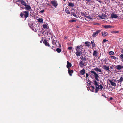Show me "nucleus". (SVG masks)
<instances>
[{"label":"nucleus","instance_id":"obj_40","mask_svg":"<svg viewBox=\"0 0 123 123\" xmlns=\"http://www.w3.org/2000/svg\"><path fill=\"white\" fill-rule=\"evenodd\" d=\"M119 57L120 59H123V53L122 54L120 55Z\"/></svg>","mask_w":123,"mask_h":123},{"label":"nucleus","instance_id":"obj_51","mask_svg":"<svg viewBox=\"0 0 123 123\" xmlns=\"http://www.w3.org/2000/svg\"><path fill=\"white\" fill-rule=\"evenodd\" d=\"M91 87L92 89H94V88H95L93 86H92V85H91Z\"/></svg>","mask_w":123,"mask_h":123},{"label":"nucleus","instance_id":"obj_26","mask_svg":"<svg viewBox=\"0 0 123 123\" xmlns=\"http://www.w3.org/2000/svg\"><path fill=\"white\" fill-rule=\"evenodd\" d=\"M106 15H103L102 16H99V17L102 19H104L105 18V17H106Z\"/></svg>","mask_w":123,"mask_h":123},{"label":"nucleus","instance_id":"obj_47","mask_svg":"<svg viewBox=\"0 0 123 123\" xmlns=\"http://www.w3.org/2000/svg\"><path fill=\"white\" fill-rule=\"evenodd\" d=\"M68 49L70 50H71V49H72V47H69L68 48Z\"/></svg>","mask_w":123,"mask_h":123},{"label":"nucleus","instance_id":"obj_8","mask_svg":"<svg viewBox=\"0 0 123 123\" xmlns=\"http://www.w3.org/2000/svg\"><path fill=\"white\" fill-rule=\"evenodd\" d=\"M115 68L118 70H120L123 68V66H121L120 65H118L116 66Z\"/></svg>","mask_w":123,"mask_h":123},{"label":"nucleus","instance_id":"obj_36","mask_svg":"<svg viewBox=\"0 0 123 123\" xmlns=\"http://www.w3.org/2000/svg\"><path fill=\"white\" fill-rule=\"evenodd\" d=\"M84 16L86 17V18H88L89 19H91V18L89 16H87L85 14H84Z\"/></svg>","mask_w":123,"mask_h":123},{"label":"nucleus","instance_id":"obj_46","mask_svg":"<svg viewBox=\"0 0 123 123\" xmlns=\"http://www.w3.org/2000/svg\"><path fill=\"white\" fill-rule=\"evenodd\" d=\"M44 10H41V11H40V12L41 13H43L44 12Z\"/></svg>","mask_w":123,"mask_h":123},{"label":"nucleus","instance_id":"obj_14","mask_svg":"<svg viewBox=\"0 0 123 123\" xmlns=\"http://www.w3.org/2000/svg\"><path fill=\"white\" fill-rule=\"evenodd\" d=\"M94 70L96 71L97 72H99L101 73L102 72V71L100 69L98 68L97 67H96L95 68H94Z\"/></svg>","mask_w":123,"mask_h":123},{"label":"nucleus","instance_id":"obj_13","mask_svg":"<svg viewBox=\"0 0 123 123\" xmlns=\"http://www.w3.org/2000/svg\"><path fill=\"white\" fill-rule=\"evenodd\" d=\"M51 3L52 4V5L54 6L55 7H56L57 6V3L54 1H51Z\"/></svg>","mask_w":123,"mask_h":123},{"label":"nucleus","instance_id":"obj_29","mask_svg":"<svg viewBox=\"0 0 123 123\" xmlns=\"http://www.w3.org/2000/svg\"><path fill=\"white\" fill-rule=\"evenodd\" d=\"M51 47V48H52L55 51L56 48V46H52V47Z\"/></svg>","mask_w":123,"mask_h":123},{"label":"nucleus","instance_id":"obj_20","mask_svg":"<svg viewBox=\"0 0 123 123\" xmlns=\"http://www.w3.org/2000/svg\"><path fill=\"white\" fill-rule=\"evenodd\" d=\"M86 56L83 57L82 56H81L80 57V59L82 60V61H85L86 60Z\"/></svg>","mask_w":123,"mask_h":123},{"label":"nucleus","instance_id":"obj_22","mask_svg":"<svg viewBox=\"0 0 123 123\" xmlns=\"http://www.w3.org/2000/svg\"><path fill=\"white\" fill-rule=\"evenodd\" d=\"M68 5L70 7H73L74 6V5L73 3L71 2H69L68 3Z\"/></svg>","mask_w":123,"mask_h":123},{"label":"nucleus","instance_id":"obj_54","mask_svg":"<svg viewBox=\"0 0 123 123\" xmlns=\"http://www.w3.org/2000/svg\"><path fill=\"white\" fill-rule=\"evenodd\" d=\"M102 96H104V97H105L106 98V96H105V95H104V94H102Z\"/></svg>","mask_w":123,"mask_h":123},{"label":"nucleus","instance_id":"obj_15","mask_svg":"<svg viewBox=\"0 0 123 123\" xmlns=\"http://www.w3.org/2000/svg\"><path fill=\"white\" fill-rule=\"evenodd\" d=\"M82 52L81 51H77L76 54L78 56H80L81 54H82Z\"/></svg>","mask_w":123,"mask_h":123},{"label":"nucleus","instance_id":"obj_57","mask_svg":"<svg viewBox=\"0 0 123 123\" xmlns=\"http://www.w3.org/2000/svg\"><path fill=\"white\" fill-rule=\"evenodd\" d=\"M98 1L100 3H101L102 2L100 1Z\"/></svg>","mask_w":123,"mask_h":123},{"label":"nucleus","instance_id":"obj_9","mask_svg":"<svg viewBox=\"0 0 123 123\" xmlns=\"http://www.w3.org/2000/svg\"><path fill=\"white\" fill-rule=\"evenodd\" d=\"M43 43L46 46H48L49 47H51V46L47 42V41L46 40H44L43 41Z\"/></svg>","mask_w":123,"mask_h":123},{"label":"nucleus","instance_id":"obj_24","mask_svg":"<svg viewBox=\"0 0 123 123\" xmlns=\"http://www.w3.org/2000/svg\"><path fill=\"white\" fill-rule=\"evenodd\" d=\"M100 89L99 86H98L96 87V89L95 92V93H97L98 92V91Z\"/></svg>","mask_w":123,"mask_h":123},{"label":"nucleus","instance_id":"obj_37","mask_svg":"<svg viewBox=\"0 0 123 123\" xmlns=\"http://www.w3.org/2000/svg\"><path fill=\"white\" fill-rule=\"evenodd\" d=\"M114 54V52L112 51H110L109 52V54L110 55H113Z\"/></svg>","mask_w":123,"mask_h":123},{"label":"nucleus","instance_id":"obj_19","mask_svg":"<svg viewBox=\"0 0 123 123\" xmlns=\"http://www.w3.org/2000/svg\"><path fill=\"white\" fill-rule=\"evenodd\" d=\"M68 72L69 74V75L70 76H72V74L73 73V71L72 70H70L69 69H68Z\"/></svg>","mask_w":123,"mask_h":123},{"label":"nucleus","instance_id":"obj_21","mask_svg":"<svg viewBox=\"0 0 123 123\" xmlns=\"http://www.w3.org/2000/svg\"><path fill=\"white\" fill-rule=\"evenodd\" d=\"M81 46H77L76 47L77 48L76 49V51H79L82 50L80 49V47Z\"/></svg>","mask_w":123,"mask_h":123},{"label":"nucleus","instance_id":"obj_30","mask_svg":"<svg viewBox=\"0 0 123 123\" xmlns=\"http://www.w3.org/2000/svg\"><path fill=\"white\" fill-rule=\"evenodd\" d=\"M38 22L40 23L43 22V19L42 18H39L37 19Z\"/></svg>","mask_w":123,"mask_h":123},{"label":"nucleus","instance_id":"obj_56","mask_svg":"<svg viewBox=\"0 0 123 123\" xmlns=\"http://www.w3.org/2000/svg\"><path fill=\"white\" fill-rule=\"evenodd\" d=\"M67 38V37H65L64 39H66Z\"/></svg>","mask_w":123,"mask_h":123},{"label":"nucleus","instance_id":"obj_6","mask_svg":"<svg viewBox=\"0 0 123 123\" xmlns=\"http://www.w3.org/2000/svg\"><path fill=\"white\" fill-rule=\"evenodd\" d=\"M111 18H117L118 17V16L114 13H112L111 15Z\"/></svg>","mask_w":123,"mask_h":123},{"label":"nucleus","instance_id":"obj_12","mask_svg":"<svg viewBox=\"0 0 123 123\" xmlns=\"http://www.w3.org/2000/svg\"><path fill=\"white\" fill-rule=\"evenodd\" d=\"M43 28L47 30L49 28L46 23L43 24Z\"/></svg>","mask_w":123,"mask_h":123},{"label":"nucleus","instance_id":"obj_4","mask_svg":"<svg viewBox=\"0 0 123 123\" xmlns=\"http://www.w3.org/2000/svg\"><path fill=\"white\" fill-rule=\"evenodd\" d=\"M52 43L53 44L55 45V46H57V44L58 43L57 42V40L56 39H54L53 38L52 39Z\"/></svg>","mask_w":123,"mask_h":123},{"label":"nucleus","instance_id":"obj_52","mask_svg":"<svg viewBox=\"0 0 123 123\" xmlns=\"http://www.w3.org/2000/svg\"><path fill=\"white\" fill-rule=\"evenodd\" d=\"M110 68L111 69H112L113 68V67H110Z\"/></svg>","mask_w":123,"mask_h":123},{"label":"nucleus","instance_id":"obj_16","mask_svg":"<svg viewBox=\"0 0 123 123\" xmlns=\"http://www.w3.org/2000/svg\"><path fill=\"white\" fill-rule=\"evenodd\" d=\"M67 67L68 69H69V68L71 67L72 64L69 62L68 61H67Z\"/></svg>","mask_w":123,"mask_h":123},{"label":"nucleus","instance_id":"obj_31","mask_svg":"<svg viewBox=\"0 0 123 123\" xmlns=\"http://www.w3.org/2000/svg\"><path fill=\"white\" fill-rule=\"evenodd\" d=\"M97 52L95 50L94 51L93 53V55L94 56H96L97 55Z\"/></svg>","mask_w":123,"mask_h":123},{"label":"nucleus","instance_id":"obj_41","mask_svg":"<svg viewBox=\"0 0 123 123\" xmlns=\"http://www.w3.org/2000/svg\"><path fill=\"white\" fill-rule=\"evenodd\" d=\"M98 86H99L100 89L101 90H102L103 88V86L101 85H98Z\"/></svg>","mask_w":123,"mask_h":123},{"label":"nucleus","instance_id":"obj_61","mask_svg":"<svg viewBox=\"0 0 123 123\" xmlns=\"http://www.w3.org/2000/svg\"><path fill=\"white\" fill-rule=\"evenodd\" d=\"M21 8H23V9H24V8H23V7H21Z\"/></svg>","mask_w":123,"mask_h":123},{"label":"nucleus","instance_id":"obj_27","mask_svg":"<svg viewBox=\"0 0 123 123\" xmlns=\"http://www.w3.org/2000/svg\"><path fill=\"white\" fill-rule=\"evenodd\" d=\"M90 42L88 41L86 42H85V44L86 46H87L88 47H89L90 46Z\"/></svg>","mask_w":123,"mask_h":123},{"label":"nucleus","instance_id":"obj_11","mask_svg":"<svg viewBox=\"0 0 123 123\" xmlns=\"http://www.w3.org/2000/svg\"><path fill=\"white\" fill-rule=\"evenodd\" d=\"M108 81L111 84V85L113 86H116V84L115 83L113 82L111 80H109Z\"/></svg>","mask_w":123,"mask_h":123},{"label":"nucleus","instance_id":"obj_18","mask_svg":"<svg viewBox=\"0 0 123 123\" xmlns=\"http://www.w3.org/2000/svg\"><path fill=\"white\" fill-rule=\"evenodd\" d=\"M25 9L26 10H29L31 9L30 6L29 5H27L26 4L25 5Z\"/></svg>","mask_w":123,"mask_h":123},{"label":"nucleus","instance_id":"obj_28","mask_svg":"<svg viewBox=\"0 0 123 123\" xmlns=\"http://www.w3.org/2000/svg\"><path fill=\"white\" fill-rule=\"evenodd\" d=\"M102 35L104 37H105L107 36V34L106 32H103L102 33Z\"/></svg>","mask_w":123,"mask_h":123},{"label":"nucleus","instance_id":"obj_53","mask_svg":"<svg viewBox=\"0 0 123 123\" xmlns=\"http://www.w3.org/2000/svg\"><path fill=\"white\" fill-rule=\"evenodd\" d=\"M112 99L113 98L111 97H110L109 98V99L110 100H112Z\"/></svg>","mask_w":123,"mask_h":123},{"label":"nucleus","instance_id":"obj_38","mask_svg":"<svg viewBox=\"0 0 123 123\" xmlns=\"http://www.w3.org/2000/svg\"><path fill=\"white\" fill-rule=\"evenodd\" d=\"M65 12L67 13L70 14V12H69V11L68 9H66L65 10Z\"/></svg>","mask_w":123,"mask_h":123},{"label":"nucleus","instance_id":"obj_35","mask_svg":"<svg viewBox=\"0 0 123 123\" xmlns=\"http://www.w3.org/2000/svg\"><path fill=\"white\" fill-rule=\"evenodd\" d=\"M119 32V31H112L111 32V33H117Z\"/></svg>","mask_w":123,"mask_h":123},{"label":"nucleus","instance_id":"obj_10","mask_svg":"<svg viewBox=\"0 0 123 123\" xmlns=\"http://www.w3.org/2000/svg\"><path fill=\"white\" fill-rule=\"evenodd\" d=\"M103 68L104 70H106L107 71H109V66H107L106 65H104Z\"/></svg>","mask_w":123,"mask_h":123},{"label":"nucleus","instance_id":"obj_39","mask_svg":"<svg viewBox=\"0 0 123 123\" xmlns=\"http://www.w3.org/2000/svg\"><path fill=\"white\" fill-rule=\"evenodd\" d=\"M94 84L96 86H98V83L95 80L94 81Z\"/></svg>","mask_w":123,"mask_h":123},{"label":"nucleus","instance_id":"obj_32","mask_svg":"<svg viewBox=\"0 0 123 123\" xmlns=\"http://www.w3.org/2000/svg\"><path fill=\"white\" fill-rule=\"evenodd\" d=\"M56 51L57 52L59 53L61 52V49L58 48L57 49Z\"/></svg>","mask_w":123,"mask_h":123},{"label":"nucleus","instance_id":"obj_44","mask_svg":"<svg viewBox=\"0 0 123 123\" xmlns=\"http://www.w3.org/2000/svg\"><path fill=\"white\" fill-rule=\"evenodd\" d=\"M38 28H37V29L36 28L34 29V31L36 32H38Z\"/></svg>","mask_w":123,"mask_h":123},{"label":"nucleus","instance_id":"obj_17","mask_svg":"<svg viewBox=\"0 0 123 123\" xmlns=\"http://www.w3.org/2000/svg\"><path fill=\"white\" fill-rule=\"evenodd\" d=\"M103 26L104 28L105 29L110 28L112 27V26L110 25H103Z\"/></svg>","mask_w":123,"mask_h":123},{"label":"nucleus","instance_id":"obj_60","mask_svg":"<svg viewBox=\"0 0 123 123\" xmlns=\"http://www.w3.org/2000/svg\"><path fill=\"white\" fill-rule=\"evenodd\" d=\"M63 1H65L66 0H63Z\"/></svg>","mask_w":123,"mask_h":123},{"label":"nucleus","instance_id":"obj_55","mask_svg":"<svg viewBox=\"0 0 123 123\" xmlns=\"http://www.w3.org/2000/svg\"><path fill=\"white\" fill-rule=\"evenodd\" d=\"M86 1L88 2H90L91 1V0H86Z\"/></svg>","mask_w":123,"mask_h":123},{"label":"nucleus","instance_id":"obj_49","mask_svg":"<svg viewBox=\"0 0 123 123\" xmlns=\"http://www.w3.org/2000/svg\"><path fill=\"white\" fill-rule=\"evenodd\" d=\"M111 57L112 58H113V59H115L116 58L114 56H111Z\"/></svg>","mask_w":123,"mask_h":123},{"label":"nucleus","instance_id":"obj_50","mask_svg":"<svg viewBox=\"0 0 123 123\" xmlns=\"http://www.w3.org/2000/svg\"><path fill=\"white\" fill-rule=\"evenodd\" d=\"M17 0L16 1V2H20L21 1V0Z\"/></svg>","mask_w":123,"mask_h":123},{"label":"nucleus","instance_id":"obj_34","mask_svg":"<svg viewBox=\"0 0 123 123\" xmlns=\"http://www.w3.org/2000/svg\"><path fill=\"white\" fill-rule=\"evenodd\" d=\"M119 82H121L123 81V77L122 76L121 77L120 79L118 81Z\"/></svg>","mask_w":123,"mask_h":123},{"label":"nucleus","instance_id":"obj_3","mask_svg":"<svg viewBox=\"0 0 123 123\" xmlns=\"http://www.w3.org/2000/svg\"><path fill=\"white\" fill-rule=\"evenodd\" d=\"M29 25L30 27L32 29V30L34 31V29L37 26V25L36 24L32 23V24H28Z\"/></svg>","mask_w":123,"mask_h":123},{"label":"nucleus","instance_id":"obj_23","mask_svg":"<svg viewBox=\"0 0 123 123\" xmlns=\"http://www.w3.org/2000/svg\"><path fill=\"white\" fill-rule=\"evenodd\" d=\"M85 70L83 69L81 70L80 71V73L82 75H83L85 73Z\"/></svg>","mask_w":123,"mask_h":123},{"label":"nucleus","instance_id":"obj_7","mask_svg":"<svg viewBox=\"0 0 123 123\" xmlns=\"http://www.w3.org/2000/svg\"><path fill=\"white\" fill-rule=\"evenodd\" d=\"M86 62L83 61H81L79 63L80 66L81 67H82L85 66V64Z\"/></svg>","mask_w":123,"mask_h":123},{"label":"nucleus","instance_id":"obj_43","mask_svg":"<svg viewBox=\"0 0 123 123\" xmlns=\"http://www.w3.org/2000/svg\"><path fill=\"white\" fill-rule=\"evenodd\" d=\"M76 20H74L72 19V20H70L69 22H76Z\"/></svg>","mask_w":123,"mask_h":123},{"label":"nucleus","instance_id":"obj_25","mask_svg":"<svg viewBox=\"0 0 123 123\" xmlns=\"http://www.w3.org/2000/svg\"><path fill=\"white\" fill-rule=\"evenodd\" d=\"M21 4L24 6H25V5L26 4L25 2L23 0H21L20 2Z\"/></svg>","mask_w":123,"mask_h":123},{"label":"nucleus","instance_id":"obj_1","mask_svg":"<svg viewBox=\"0 0 123 123\" xmlns=\"http://www.w3.org/2000/svg\"><path fill=\"white\" fill-rule=\"evenodd\" d=\"M91 74V77L92 78V76H94L95 79L97 80V81H99V79L98 78L99 77V76L98 74L94 71L91 70L90 71Z\"/></svg>","mask_w":123,"mask_h":123},{"label":"nucleus","instance_id":"obj_5","mask_svg":"<svg viewBox=\"0 0 123 123\" xmlns=\"http://www.w3.org/2000/svg\"><path fill=\"white\" fill-rule=\"evenodd\" d=\"M101 31L100 30H98L97 31L93 33L92 35V37H95Z\"/></svg>","mask_w":123,"mask_h":123},{"label":"nucleus","instance_id":"obj_33","mask_svg":"<svg viewBox=\"0 0 123 123\" xmlns=\"http://www.w3.org/2000/svg\"><path fill=\"white\" fill-rule=\"evenodd\" d=\"M91 43L92 45V47H94L95 46V43L94 42H93L92 41H91Z\"/></svg>","mask_w":123,"mask_h":123},{"label":"nucleus","instance_id":"obj_42","mask_svg":"<svg viewBox=\"0 0 123 123\" xmlns=\"http://www.w3.org/2000/svg\"><path fill=\"white\" fill-rule=\"evenodd\" d=\"M108 41V40L106 39H104L103 40V42H102V43L103 44L105 42L107 41Z\"/></svg>","mask_w":123,"mask_h":123},{"label":"nucleus","instance_id":"obj_2","mask_svg":"<svg viewBox=\"0 0 123 123\" xmlns=\"http://www.w3.org/2000/svg\"><path fill=\"white\" fill-rule=\"evenodd\" d=\"M29 12L28 11H23L20 13V16L22 18H23V15L25 18H27L29 16Z\"/></svg>","mask_w":123,"mask_h":123},{"label":"nucleus","instance_id":"obj_58","mask_svg":"<svg viewBox=\"0 0 123 123\" xmlns=\"http://www.w3.org/2000/svg\"><path fill=\"white\" fill-rule=\"evenodd\" d=\"M123 49L122 50V51H121V52L122 53H123Z\"/></svg>","mask_w":123,"mask_h":123},{"label":"nucleus","instance_id":"obj_59","mask_svg":"<svg viewBox=\"0 0 123 123\" xmlns=\"http://www.w3.org/2000/svg\"><path fill=\"white\" fill-rule=\"evenodd\" d=\"M89 84V85H90L91 84V82Z\"/></svg>","mask_w":123,"mask_h":123},{"label":"nucleus","instance_id":"obj_45","mask_svg":"<svg viewBox=\"0 0 123 123\" xmlns=\"http://www.w3.org/2000/svg\"><path fill=\"white\" fill-rule=\"evenodd\" d=\"M71 14L73 15L74 16H75V17H76L77 15L75 14V13H71Z\"/></svg>","mask_w":123,"mask_h":123},{"label":"nucleus","instance_id":"obj_48","mask_svg":"<svg viewBox=\"0 0 123 123\" xmlns=\"http://www.w3.org/2000/svg\"><path fill=\"white\" fill-rule=\"evenodd\" d=\"M89 76L88 74V73L86 74V78H87Z\"/></svg>","mask_w":123,"mask_h":123}]
</instances>
